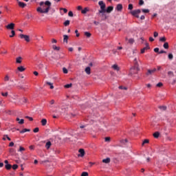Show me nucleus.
I'll return each mask as SVG.
<instances>
[{"instance_id": "1", "label": "nucleus", "mask_w": 176, "mask_h": 176, "mask_svg": "<svg viewBox=\"0 0 176 176\" xmlns=\"http://www.w3.org/2000/svg\"><path fill=\"white\" fill-rule=\"evenodd\" d=\"M40 6H48L47 8H45V10H43L42 8L38 7L36 9V12H38V13H49V10H50V8H52V2H50V1H46L45 2L44 1H41L39 3Z\"/></svg>"}, {"instance_id": "2", "label": "nucleus", "mask_w": 176, "mask_h": 176, "mask_svg": "<svg viewBox=\"0 0 176 176\" xmlns=\"http://www.w3.org/2000/svg\"><path fill=\"white\" fill-rule=\"evenodd\" d=\"M98 5L100 7V10H99V13H102V14H104V13H111V6L105 9L106 6L102 1H100L98 2Z\"/></svg>"}, {"instance_id": "3", "label": "nucleus", "mask_w": 176, "mask_h": 176, "mask_svg": "<svg viewBox=\"0 0 176 176\" xmlns=\"http://www.w3.org/2000/svg\"><path fill=\"white\" fill-rule=\"evenodd\" d=\"M140 13L141 10H140V8H138V10H132V11H131V14H132V16H134V17H136V19H140Z\"/></svg>"}, {"instance_id": "4", "label": "nucleus", "mask_w": 176, "mask_h": 176, "mask_svg": "<svg viewBox=\"0 0 176 176\" xmlns=\"http://www.w3.org/2000/svg\"><path fill=\"white\" fill-rule=\"evenodd\" d=\"M133 64H134V68L131 69V72H132V71H133V69H135L136 71H140V67H139L138 58H134Z\"/></svg>"}, {"instance_id": "5", "label": "nucleus", "mask_w": 176, "mask_h": 176, "mask_svg": "<svg viewBox=\"0 0 176 176\" xmlns=\"http://www.w3.org/2000/svg\"><path fill=\"white\" fill-rule=\"evenodd\" d=\"M111 69L116 72H119V71H120V67H119L118 64H113L111 65Z\"/></svg>"}, {"instance_id": "6", "label": "nucleus", "mask_w": 176, "mask_h": 176, "mask_svg": "<svg viewBox=\"0 0 176 176\" xmlns=\"http://www.w3.org/2000/svg\"><path fill=\"white\" fill-rule=\"evenodd\" d=\"M19 36L21 39H25V41L30 42V36L25 35V34H20Z\"/></svg>"}, {"instance_id": "7", "label": "nucleus", "mask_w": 176, "mask_h": 176, "mask_svg": "<svg viewBox=\"0 0 176 176\" xmlns=\"http://www.w3.org/2000/svg\"><path fill=\"white\" fill-rule=\"evenodd\" d=\"M157 69L156 68H153V69H148L146 75L149 76V75H153V74H155V72H156Z\"/></svg>"}, {"instance_id": "8", "label": "nucleus", "mask_w": 176, "mask_h": 176, "mask_svg": "<svg viewBox=\"0 0 176 176\" xmlns=\"http://www.w3.org/2000/svg\"><path fill=\"white\" fill-rule=\"evenodd\" d=\"M14 23H11L6 26L7 30H14Z\"/></svg>"}, {"instance_id": "9", "label": "nucleus", "mask_w": 176, "mask_h": 176, "mask_svg": "<svg viewBox=\"0 0 176 176\" xmlns=\"http://www.w3.org/2000/svg\"><path fill=\"white\" fill-rule=\"evenodd\" d=\"M78 152H79V155L78 156H80V157H83V156H85V149L83 148H80L78 150Z\"/></svg>"}, {"instance_id": "10", "label": "nucleus", "mask_w": 176, "mask_h": 176, "mask_svg": "<svg viewBox=\"0 0 176 176\" xmlns=\"http://www.w3.org/2000/svg\"><path fill=\"white\" fill-rule=\"evenodd\" d=\"M87 75H90L91 74V69L90 68V67H87L85 69Z\"/></svg>"}, {"instance_id": "11", "label": "nucleus", "mask_w": 176, "mask_h": 176, "mask_svg": "<svg viewBox=\"0 0 176 176\" xmlns=\"http://www.w3.org/2000/svg\"><path fill=\"white\" fill-rule=\"evenodd\" d=\"M122 9H123L122 4H117L116 10H118V12H121Z\"/></svg>"}, {"instance_id": "12", "label": "nucleus", "mask_w": 176, "mask_h": 176, "mask_svg": "<svg viewBox=\"0 0 176 176\" xmlns=\"http://www.w3.org/2000/svg\"><path fill=\"white\" fill-rule=\"evenodd\" d=\"M126 41H128V43L130 45H133V43L135 42V39H133V38H131L130 39H128V38H126Z\"/></svg>"}, {"instance_id": "13", "label": "nucleus", "mask_w": 176, "mask_h": 176, "mask_svg": "<svg viewBox=\"0 0 176 176\" xmlns=\"http://www.w3.org/2000/svg\"><path fill=\"white\" fill-rule=\"evenodd\" d=\"M18 5H19V6H20V8H25V6H27L26 3H23L21 1H19Z\"/></svg>"}, {"instance_id": "14", "label": "nucleus", "mask_w": 176, "mask_h": 176, "mask_svg": "<svg viewBox=\"0 0 176 176\" xmlns=\"http://www.w3.org/2000/svg\"><path fill=\"white\" fill-rule=\"evenodd\" d=\"M17 69L19 71V72H24V71H25V68H24L23 66L18 67Z\"/></svg>"}, {"instance_id": "15", "label": "nucleus", "mask_w": 176, "mask_h": 176, "mask_svg": "<svg viewBox=\"0 0 176 176\" xmlns=\"http://www.w3.org/2000/svg\"><path fill=\"white\" fill-rule=\"evenodd\" d=\"M21 60H23V58H21V56H19L16 58V63H17V64H21Z\"/></svg>"}, {"instance_id": "16", "label": "nucleus", "mask_w": 176, "mask_h": 176, "mask_svg": "<svg viewBox=\"0 0 176 176\" xmlns=\"http://www.w3.org/2000/svg\"><path fill=\"white\" fill-rule=\"evenodd\" d=\"M68 35L65 34L63 35V42H65L66 43H68Z\"/></svg>"}, {"instance_id": "17", "label": "nucleus", "mask_w": 176, "mask_h": 176, "mask_svg": "<svg viewBox=\"0 0 176 176\" xmlns=\"http://www.w3.org/2000/svg\"><path fill=\"white\" fill-rule=\"evenodd\" d=\"M16 122H19V124H24V119H21L17 118H16Z\"/></svg>"}, {"instance_id": "18", "label": "nucleus", "mask_w": 176, "mask_h": 176, "mask_svg": "<svg viewBox=\"0 0 176 176\" xmlns=\"http://www.w3.org/2000/svg\"><path fill=\"white\" fill-rule=\"evenodd\" d=\"M110 162H111V158H109V157L102 160V163L108 164Z\"/></svg>"}, {"instance_id": "19", "label": "nucleus", "mask_w": 176, "mask_h": 176, "mask_svg": "<svg viewBox=\"0 0 176 176\" xmlns=\"http://www.w3.org/2000/svg\"><path fill=\"white\" fill-rule=\"evenodd\" d=\"M89 12V8H85V9L81 10V13H82V14H86V13H87Z\"/></svg>"}, {"instance_id": "20", "label": "nucleus", "mask_w": 176, "mask_h": 176, "mask_svg": "<svg viewBox=\"0 0 176 176\" xmlns=\"http://www.w3.org/2000/svg\"><path fill=\"white\" fill-rule=\"evenodd\" d=\"M121 145H124L128 142V140L125 138L124 140H120Z\"/></svg>"}, {"instance_id": "21", "label": "nucleus", "mask_w": 176, "mask_h": 176, "mask_svg": "<svg viewBox=\"0 0 176 176\" xmlns=\"http://www.w3.org/2000/svg\"><path fill=\"white\" fill-rule=\"evenodd\" d=\"M47 120H46V119H43L42 120H41V124H42V126H46V124H47Z\"/></svg>"}, {"instance_id": "22", "label": "nucleus", "mask_w": 176, "mask_h": 176, "mask_svg": "<svg viewBox=\"0 0 176 176\" xmlns=\"http://www.w3.org/2000/svg\"><path fill=\"white\" fill-rule=\"evenodd\" d=\"M160 135V133H159V131H156L155 133H153V137L155 138H158Z\"/></svg>"}, {"instance_id": "23", "label": "nucleus", "mask_w": 176, "mask_h": 176, "mask_svg": "<svg viewBox=\"0 0 176 176\" xmlns=\"http://www.w3.org/2000/svg\"><path fill=\"white\" fill-rule=\"evenodd\" d=\"M148 49H149L148 46H146V47H144L143 49H142L141 54H143L144 53H145L146 50H148Z\"/></svg>"}, {"instance_id": "24", "label": "nucleus", "mask_w": 176, "mask_h": 176, "mask_svg": "<svg viewBox=\"0 0 176 176\" xmlns=\"http://www.w3.org/2000/svg\"><path fill=\"white\" fill-rule=\"evenodd\" d=\"M27 131L30 132L31 131V130L28 129H23L22 131H20V133L21 134H23V133H27Z\"/></svg>"}, {"instance_id": "25", "label": "nucleus", "mask_w": 176, "mask_h": 176, "mask_svg": "<svg viewBox=\"0 0 176 176\" xmlns=\"http://www.w3.org/2000/svg\"><path fill=\"white\" fill-rule=\"evenodd\" d=\"M50 146H52V142H47L45 144V148H47V149H49L50 148Z\"/></svg>"}, {"instance_id": "26", "label": "nucleus", "mask_w": 176, "mask_h": 176, "mask_svg": "<svg viewBox=\"0 0 176 176\" xmlns=\"http://www.w3.org/2000/svg\"><path fill=\"white\" fill-rule=\"evenodd\" d=\"M84 34L85 35V36H87V38H90V36H91V33L89 32H85Z\"/></svg>"}, {"instance_id": "27", "label": "nucleus", "mask_w": 176, "mask_h": 176, "mask_svg": "<svg viewBox=\"0 0 176 176\" xmlns=\"http://www.w3.org/2000/svg\"><path fill=\"white\" fill-rule=\"evenodd\" d=\"M142 11L143 13H149L150 10H148V8H142Z\"/></svg>"}, {"instance_id": "28", "label": "nucleus", "mask_w": 176, "mask_h": 176, "mask_svg": "<svg viewBox=\"0 0 176 176\" xmlns=\"http://www.w3.org/2000/svg\"><path fill=\"white\" fill-rule=\"evenodd\" d=\"M69 23H70V21H69V20H67L66 21H65L64 22V26L65 27H68V25H69Z\"/></svg>"}, {"instance_id": "29", "label": "nucleus", "mask_w": 176, "mask_h": 176, "mask_svg": "<svg viewBox=\"0 0 176 176\" xmlns=\"http://www.w3.org/2000/svg\"><path fill=\"white\" fill-rule=\"evenodd\" d=\"M47 85H48L49 86H50V89H54V86H53V83L50 82H47Z\"/></svg>"}, {"instance_id": "30", "label": "nucleus", "mask_w": 176, "mask_h": 176, "mask_svg": "<svg viewBox=\"0 0 176 176\" xmlns=\"http://www.w3.org/2000/svg\"><path fill=\"white\" fill-rule=\"evenodd\" d=\"M6 170H10L12 168V166L10 164H6Z\"/></svg>"}, {"instance_id": "31", "label": "nucleus", "mask_w": 176, "mask_h": 176, "mask_svg": "<svg viewBox=\"0 0 176 176\" xmlns=\"http://www.w3.org/2000/svg\"><path fill=\"white\" fill-rule=\"evenodd\" d=\"M69 87H72V83L67 84V85H65V89H69Z\"/></svg>"}, {"instance_id": "32", "label": "nucleus", "mask_w": 176, "mask_h": 176, "mask_svg": "<svg viewBox=\"0 0 176 176\" xmlns=\"http://www.w3.org/2000/svg\"><path fill=\"white\" fill-rule=\"evenodd\" d=\"M160 42H166V38H165V36H163L162 38H160Z\"/></svg>"}, {"instance_id": "33", "label": "nucleus", "mask_w": 176, "mask_h": 176, "mask_svg": "<svg viewBox=\"0 0 176 176\" xmlns=\"http://www.w3.org/2000/svg\"><path fill=\"white\" fill-rule=\"evenodd\" d=\"M11 34H12V35H10V38H13V36H14V35H16V32H14V30H12Z\"/></svg>"}, {"instance_id": "34", "label": "nucleus", "mask_w": 176, "mask_h": 176, "mask_svg": "<svg viewBox=\"0 0 176 176\" xmlns=\"http://www.w3.org/2000/svg\"><path fill=\"white\" fill-rule=\"evenodd\" d=\"M64 141H65L66 142H69V141H74V140H71V138H65L64 139Z\"/></svg>"}, {"instance_id": "35", "label": "nucleus", "mask_w": 176, "mask_h": 176, "mask_svg": "<svg viewBox=\"0 0 176 176\" xmlns=\"http://www.w3.org/2000/svg\"><path fill=\"white\" fill-rule=\"evenodd\" d=\"M149 143V140H144L142 142V146L145 145V144H148Z\"/></svg>"}, {"instance_id": "36", "label": "nucleus", "mask_w": 176, "mask_h": 176, "mask_svg": "<svg viewBox=\"0 0 176 176\" xmlns=\"http://www.w3.org/2000/svg\"><path fill=\"white\" fill-rule=\"evenodd\" d=\"M169 46H168V43L167 42H166L164 44V49H168Z\"/></svg>"}, {"instance_id": "37", "label": "nucleus", "mask_w": 176, "mask_h": 176, "mask_svg": "<svg viewBox=\"0 0 176 176\" xmlns=\"http://www.w3.org/2000/svg\"><path fill=\"white\" fill-rule=\"evenodd\" d=\"M128 9H129V10H133V4H129Z\"/></svg>"}, {"instance_id": "38", "label": "nucleus", "mask_w": 176, "mask_h": 176, "mask_svg": "<svg viewBox=\"0 0 176 176\" xmlns=\"http://www.w3.org/2000/svg\"><path fill=\"white\" fill-rule=\"evenodd\" d=\"M63 74H68V69H67V68H65V67H63Z\"/></svg>"}, {"instance_id": "39", "label": "nucleus", "mask_w": 176, "mask_h": 176, "mask_svg": "<svg viewBox=\"0 0 176 176\" xmlns=\"http://www.w3.org/2000/svg\"><path fill=\"white\" fill-rule=\"evenodd\" d=\"M9 79H10L9 76L6 75V76H5V78H4V81H5V82H8Z\"/></svg>"}, {"instance_id": "40", "label": "nucleus", "mask_w": 176, "mask_h": 176, "mask_svg": "<svg viewBox=\"0 0 176 176\" xmlns=\"http://www.w3.org/2000/svg\"><path fill=\"white\" fill-rule=\"evenodd\" d=\"M68 16L69 17H74V12H72V11H69L68 13Z\"/></svg>"}, {"instance_id": "41", "label": "nucleus", "mask_w": 176, "mask_h": 176, "mask_svg": "<svg viewBox=\"0 0 176 176\" xmlns=\"http://www.w3.org/2000/svg\"><path fill=\"white\" fill-rule=\"evenodd\" d=\"M12 168L13 170H17V168H19V166L17 164H14L12 166Z\"/></svg>"}, {"instance_id": "42", "label": "nucleus", "mask_w": 176, "mask_h": 176, "mask_svg": "<svg viewBox=\"0 0 176 176\" xmlns=\"http://www.w3.org/2000/svg\"><path fill=\"white\" fill-rule=\"evenodd\" d=\"M104 141H105V142H109V141H111V138H109V137L105 138Z\"/></svg>"}, {"instance_id": "43", "label": "nucleus", "mask_w": 176, "mask_h": 176, "mask_svg": "<svg viewBox=\"0 0 176 176\" xmlns=\"http://www.w3.org/2000/svg\"><path fill=\"white\" fill-rule=\"evenodd\" d=\"M81 176H89V173L87 172H82Z\"/></svg>"}, {"instance_id": "44", "label": "nucleus", "mask_w": 176, "mask_h": 176, "mask_svg": "<svg viewBox=\"0 0 176 176\" xmlns=\"http://www.w3.org/2000/svg\"><path fill=\"white\" fill-rule=\"evenodd\" d=\"M168 76H170V77L174 76V74H173V72H172L171 71H169V72H168Z\"/></svg>"}, {"instance_id": "45", "label": "nucleus", "mask_w": 176, "mask_h": 176, "mask_svg": "<svg viewBox=\"0 0 176 176\" xmlns=\"http://www.w3.org/2000/svg\"><path fill=\"white\" fill-rule=\"evenodd\" d=\"M54 50H60V47H57L56 45H53Z\"/></svg>"}, {"instance_id": "46", "label": "nucleus", "mask_w": 176, "mask_h": 176, "mask_svg": "<svg viewBox=\"0 0 176 176\" xmlns=\"http://www.w3.org/2000/svg\"><path fill=\"white\" fill-rule=\"evenodd\" d=\"M25 118L28 119L30 122H32V120H34V118L30 116H25Z\"/></svg>"}, {"instance_id": "47", "label": "nucleus", "mask_w": 176, "mask_h": 176, "mask_svg": "<svg viewBox=\"0 0 176 176\" xmlns=\"http://www.w3.org/2000/svg\"><path fill=\"white\" fill-rule=\"evenodd\" d=\"M173 58H174V56H173L172 54H168V58H169V60H173Z\"/></svg>"}, {"instance_id": "48", "label": "nucleus", "mask_w": 176, "mask_h": 176, "mask_svg": "<svg viewBox=\"0 0 176 176\" xmlns=\"http://www.w3.org/2000/svg\"><path fill=\"white\" fill-rule=\"evenodd\" d=\"M8 92H6V93H3V92H2L1 93V95L3 96V97H8Z\"/></svg>"}, {"instance_id": "49", "label": "nucleus", "mask_w": 176, "mask_h": 176, "mask_svg": "<svg viewBox=\"0 0 176 176\" xmlns=\"http://www.w3.org/2000/svg\"><path fill=\"white\" fill-rule=\"evenodd\" d=\"M119 89H121L122 90H127V87H124V86H120Z\"/></svg>"}, {"instance_id": "50", "label": "nucleus", "mask_w": 176, "mask_h": 176, "mask_svg": "<svg viewBox=\"0 0 176 176\" xmlns=\"http://www.w3.org/2000/svg\"><path fill=\"white\" fill-rule=\"evenodd\" d=\"M60 10H63L64 13H67L68 12V10H67V8H60Z\"/></svg>"}, {"instance_id": "51", "label": "nucleus", "mask_w": 176, "mask_h": 176, "mask_svg": "<svg viewBox=\"0 0 176 176\" xmlns=\"http://www.w3.org/2000/svg\"><path fill=\"white\" fill-rule=\"evenodd\" d=\"M22 151H25V148H24V147H23V146H20L19 151L22 152Z\"/></svg>"}, {"instance_id": "52", "label": "nucleus", "mask_w": 176, "mask_h": 176, "mask_svg": "<svg viewBox=\"0 0 176 176\" xmlns=\"http://www.w3.org/2000/svg\"><path fill=\"white\" fill-rule=\"evenodd\" d=\"M34 133H38L39 131V128L36 127L33 130Z\"/></svg>"}, {"instance_id": "53", "label": "nucleus", "mask_w": 176, "mask_h": 176, "mask_svg": "<svg viewBox=\"0 0 176 176\" xmlns=\"http://www.w3.org/2000/svg\"><path fill=\"white\" fill-rule=\"evenodd\" d=\"M144 0H140L139 5H140V6H142V5H144Z\"/></svg>"}, {"instance_id": "54", "label": "nucleus", "mask_w": 176, "mask_h": 176, "mask_svg": "<svg viewBox=\"0 0 176 176\" xmlns=\"http://www.w3.org/2000/svg\"><path fill=\"white\" fill-rule=\"evenodd\" d=\"M154 52H155V53H159V52H160L159 47H156L155 49H154Z\"/></svg>"}, {"instance_id": "55", "label": "nucleus", "mask_w": 176, "mask_h": 176, "mask_svg": "<svg viewBox=\"0 0 176 176\" xmlns=\"http://www.w3.org/2000/svg\"><path fill=\"white\" fill-rule=\"evenodd\" d=\"M153 36H154V38H157V36H159L158 32H154Z\"/></svg>"}, {"instance_id": "56", "label": "nucleus", "mask_w": 176, "mask_h": 176, "mask_svg": "<svg viewBox=\"0 0 176 176\" xmlns=\"http://www.w3.org/2000/svg\"><path fill=\"white\" fill-rule=\"evenodd\" d=\"M162 86H163V83H162V82L157 83V87H162Z\"/></svg>"}, {"instance_id": "57", "label": "nucleus", "mask_w": 176, "mask_h": 176, "mask_svg": "<svg viewBox=\"0 0 176 176\" xmlns=\"http://www.w3.org/2000/svg\"><path fill=\"white\" fill-rule=\"evenodd\" d=\"M4 137H6V138H7V140H8V141H12V139H11L10 138H9V136H8V135H5Z\"/></svg>"}, {"instance_id": "58", "label": "nucleus", "mask_w": 176, "mask_h": 176, "mask_svg": "<svg viewBox=\"0 0 176 176\" xmlns=\"http://www.w3.org/2000/svg\"><path fill=\"white\" fill-rule=\"evenodd\" d=\"M10 153H14V150L13 148H10Z\"/></svg>"}, {"instance_id": "59", "label": "nucleus", "mask_w": 176, "mask_h": 176, "mask_svg": "<svg viewBox=\"0 0 176 176\" xmlns=\"http://www.w3.org/2000/svg\"><path fill=\"white\" fill-rule=\"evenodd\" d=\"M14 146V143L13 142H11L10 144H9V146Z\"/></svg>"}, {"instance_id": "60", "label": "nucleus", "mask_w": 176, "mask_h": 176, "mask_svg": "<svg viewBox=\"0 0 176 176\" xmlns=\"http://www.w3.org/2000/svg\"><path fill=\"white\" fill-rule=\"evenodd\" d=\"M160 109L165 111L166 109V107H160Z\"/></svg>"}, {"instance_id": "61", "label": "nucleus", "mask_w": 176, "mask_h": 176, "mask_svg": "<svg viewBox=\"0 0 176 176\" xmlns=\"http://www.w3.org/2000/svg\"><path fill=\"white\" fill-rule=\"evenodd\" d=\"M34 75H35V76H38L39 73H38V72H34Z\"/></svg>"}, {"instance_id": "62", "label": "nucleus", "mask_w": 176, "mask_h": 176, "mask_svg": "<svg viewBox=\"0 0 176 176\" xmlns=\"http://www.w3.org/2000/svg\"><path fill=\"white\" fill-rule=\"evenodd\" d=\"M149 41H150V42H154L155 39H153V37H150Z\"/></svg>"}, {"instance_id": "63", "label": "nucleus", "mask_w": 176, "mask_h": 176, "mask_svg": "<svg viewBox=\"0 0 176 176\" xmlns=\"http://www.w3.org/2000/svg\"><path fill=\"white\" fill-rule=\"evenodd\" d=\"M75 34H76V36L78 37V36H79V33H78V30H75Z\"/></svg>"}, {"instance_id": "64", "label": "nucleus", "mask_w": 176, "mask_h": 176, "mask_svg": "<svg viewBox=\"0 0 176 176\" xmlns=\"http://www.w3.org/2000/svg\"><path fill=\"white\" fill-rule=\"evenodd\" d=\"M78 10H82V6H79L77 7Z\"/></svg>"}]
</instances>
